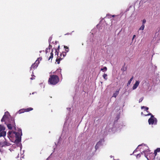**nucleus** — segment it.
Listing matches in <instances>:
<instances>
[{
    "label": "nucleus",
    "instance_id": "nucleus-1",
    "mask_svg": "<svg viewBox=\"0 0 160 160\" xmlns=\"http://www.w3.org/2000/svg\"><path fill=\"white\" fill-rule=\"evenodd\" d=\"M60 48V46H58V49H57L56 48H53L52 50V52L50 53V56L48 58V60H49L51 59L52 60L53 57V51L54 50L55 51V56H57L56 57L57 58V59H56V62H57V63L59 64L60 63V61L62 60V59L64 58V57L66 56V53L65 52H62L60 54V56L58 57V54L59 53V49Z\"/></svg>",
    "mask_w": 160,
    "mask_h": 160
},
{
    "label": "nucleus",
    "instance_id": "nucleus-2",
    "mask_svg": "<svg viewBox=\"0 0 160 160\" xmlns=\"http://www.w3.org/2000/svg\"><path fill=\"white\" fill-rule=\"evenodd\" d=\"M59 82L58 76L56 75L51 74L48 80V83L51 85H55Z\"/></svg>",
    "mask_w": 160,
    "mask_h": 160
},
{
    "label": "nucleus",
    "instance_id": "nucleus-3",
    "mask_svg": "<svg viewBox=\"0 0 160 160\" xmlns=\"http://www.w3.org/2000/svg\"><path fill=\"white\" fill-rule=\"evenodd\" d=\"M6 124L7 127L9 129H12L13 128H14V129H16V124L14 121V119L13 118H11L8 121V122L7 123V122H5Z\"/></svg>",
    "mask_w": 160,
    "mask_h": 160
},
{
    "label": "nucleus",
    "instance_id": "nucleus-4",
    "mask_svg": "<svg viewBox=\"0 0 160 160\" xmlns=\"http://www.w3.org/2000/svg\"><path fill=\"white\" fill-rule=\"evenodd\" d=\"M5 128L2 125H0V137H4L6 136V133L4 130Z\"/></svg>",
    "mask_w": 160,
    "mask_h": 160
},
{
    "label": "nucleus",
    "instance_id": "nucleus-5",
    "mask_svg": "<svg viewBox=\"0 0 160 160\" xmlns=\"http://www.w3.org/2000/svg\"><path fill=\"white\" fill-rule=\"evenodd\" d=\"M13 133L15 137V142L18 143L20 142L21 141V137L20 133L15 132H13Z\"/></svg>",
    "mask_w": 160,
    "mask_h": 160
},
{
    "label": "nucleus",
    "instance_id": "nucleus-6",
    "mask_svg": "<svg viewBox=\"0 0 160 160\" xmlns=\"http://www.w3.org/2000/svg\"><path fill=\"white\" fill-rule=\"evenodd\" d=\"M33 109L31 108H29L26 109H22L20 110L17 113L21 114L25 112H28L32 110Z\"/></svg>",
    "mask_w": 160,
    "mask_h": 160
},
{
    "label": "nucleus",
    "instance_id": "nucleus-7",
    "mask_svg": "<svg viewBox=\"0 0 160 160\" xmlns=\"http://www.w3.org/2000/svg\"><path fill=\"white\" fill-rule=\"evenodd\" d=\"M157 119L156 118H150L148 120V122L149 124H152V125L154 124H156L157 122Z\"/></svg>",
    "mask_w": 160,
    "mask_h": 160
},
{
    "label": "nucleus",
    "instance_id": "nucleus-8",
    "mask_svg": "<svg viewBox=\"0 0 160 160\" xmlns=\"http://www.w3.org/2000/svg\"><path fill=\"white\" fill-rule=\"evenodd\" d=\"M39 63V61H38V60H37L32 65L30 68V70H31L32 68H33L34 69L36 68L38 66Z\"/></svg>",
    "mask_w": 160,
    "mask_h": 160
},
{
    "label": "nucleus",
    "instance_id": "nucleus-9",
    "mask_svg": "<svg viewBox=\"0 0 160 160\" xmlns=\"http://www.w3.org/2000/svg\"><path fill=\"white\" fill-rule=\"evenodd\" d=\"M148 160H153L155 159V156H154V154L153 153H151L149 154V157H146Z\"/></svg>",
    "mask_w": 160,
    "mask_h": 160
},
{
    "label": "nucleus",
    "instance_id": "nucleus-10",
    "mask_svg": "<svg viewBox=\"0 0 160 160\" xmlns=\"http://www.w3.org/2000/svg\"><path fill=\"white\" fill-rule=\"evenodd\" d=\"M139 82L138 81H137L134 84L133 86V89H135L137 88L139 84Z\"/></svg>",
    "mask_w": 160,
    "mask_h": 160
},
{
    "label": "nucleus",
    "instance_id": "nucleus-11",
    "mask_svg": "<svg viewBox=\"0 0 160 160\" xmlns=\"http://www.w3.org/2000/svg\"><path fill=\"white\" fill-rule=\"evenodd\" d=\"M9 143H8L6 141L3 142H0V145L2 146V147H3L5 146H8L9 145Z\"/></svg>",
    "mask_w": 160,
    "mask_h": 160
},
{
    "label": "nucleus",
    "instance_id": "nucleus-12",
    "mask_svg": "<svg viewBox=\"0 0 160 160\" xmlns=\"http://www.w3.org/2000/svg\"><path fill=\"white\" fill-rule=\"evenodd\" d=\"M119 90L120 89H119L117 90L113 93L112 97H114L116 98L119 94Z\"/></svg>",
    "mask_w": 160,
    "mask_h": 160
},
{
    "label": "nucleus",
    "instance_id": "nucleus-13",
    "mask_svg": "<svg viewBox=\"0 0 160 160\" xmlns=\"http://www.w3.org/2000/svg\"><path fill=\"white\" fill-rule=\"evenodd\" d=\"M6 113L7 112H5V114L3 116L1 120V121L2 122H5L6 119L7 118V116L6 115Z\"/></svg>",
    "mask_w": 160,
    "mask_h": 160
},
{
    "label": "nucleus",
    "instance_id": "nucleus-14",
    "mask_svg": "<svg viewBox=\"0 0 160 160\" xmlns=\"http://www.w3.org/2000/svg\"><path fill=\"white\" fill-rule=\"evenodd\" d=\"M101 142L99 141L97 143L95 146V148L96 150H97L98 148V146L101 144Z\"/></svg>",
    "mask_w": 160,
    "mask_h": 160
},
{
    "label": "nucleus",
    "instance_id": "nucleus-15",
    "mask_svg": "<svg viewBox=\"0 0 160 160\" xmlns=\"http://www.w3.org/2000/svg\"><path fill=\"white\" fill-rule=\"evenodd\" d=\"M133 76H132V77L131 78V79H130V80L127 83L128 86L130 84V83H131V82L133 79Z\"/></svg>",
    "mask_w": 160,
    "mask_h": 160
},
{
    "label": "nucleus",
    "instance_id": "nucleus-16",
    "mask_svg": "<svg viewBox=\"0 0 160 160\" xmlns=\"http://www.w3.org/2000/svg\"><path fill=\"white\" fill-rule=\"evenodd\" d=\"M64 48L65 49L66 52H65L66 53L67 52H68L69 51V49L68 47L67 46H64Z\"/></svg>",
    "mask_w": 160,
    "mask_h": 160
},
{
    "label": "nucleus",
    "instance_id": "nucleus-17",
    "mask_svg": "<svg viewBox=\"0 0 160 160\" xmlns=\"http://www.w3.org/2000/svg\"><path fill=\"white\" fill-rule=\"evenodd\" d=\"M121 70L123 72H124L126 71L127 70V68L125 67V65L123 66L121 68Z\"/></svg>",
    "mask_w": 160,
    "mask_h": 160
},
{
    "label": "nucleus",
    "instance_id": "nucleus-18",
    "mask_svg": "<svg viewBox=\"0 0 160 160\" xmlns=\"http://www.w3.org/2000/svg\"><path fill=\"white\" fill-rule=\"evenodd\" d=\"M10 134H14V133H13V132L9 131L8 132V138H9V136H10Z\"/></svg>",
    "mask_w": 160,
    "mask_h": 160
},
{
    "label": "nucleus",
    "instance_id": "nucleus-19",
    "mask_svg": "<svg viewBox=\"0 0 160 160\" xmlns=\"http://www.w3.org/2000/svg\"><path fill=\"white\" fill-rule=\"evenodd\" d=\"M52 48V46L50 45V44H49V46L48 47V48H47L46 50V52L47 53L48 52V49L50 50L51 48Z\"/></svg>",
    "mask_w": 160,
    "mask_h": 160
},
{
    "label": "nucleus",
    "instance_id": "nucleus-20",
    "mask_svg": "<svg viewBox=\"0 0 160 160\" xmlns=\"http://www.w3.org/2000/svg\"><path fill=\"white\" fill-rule=\"evenodd\" d=\"M107 68L106 67H104L103 68H102L101 69V71H102L103 72L106 71L107 70Z\"/></svg>",
    "mask_w": 160,
    "mask_h": 160
},
{
    "label": "nucleus",
    "instance_id": "nucleus-21",
    "mask_svg": "<svg viewBox=\"0 0 160 160\" xmlns=\"http://www.w3.org/2000/svg\"><path fill=\"white\" fill-rule=\"evenodd\" d=\"M144 25L142 24L141 26L139 28V30H143L144 29Z\"/></svg>",
    "mask_w": 160,
    "mask_h": 160
},
{
    "label": "nucleus",
    "instance_id": "nucleus-22",
    "mask_svg": "<svg viewBox=\"0 0 160 160\" xmlns=\"http://www.w3.org/2000/svg\"><path fill=\"white\" fill-rule=\"evenodd\" d=\"M107 75L106 74H104L103 75V78L105 80H107L108 79L107 78Z\"/></svg>",
    "mask_w": 160,
    "mask_h": 160
},
{
    "label": "nucleus",
    "instance_id": "nucleus-23",
    "mask_svg": "<svg viewBox=\"0 0 160 160\" xmlns=\"http://www.w3.org/2000/svg\"><path fill=\"white\" fill-rule=\"evenodd\" d=\"M144 108L145 109V110L147 112H148V107H145V106H142L141 107V108L143 109Z\"/></svg>",
    "mask_w": 160,
    "mask_h": 160
},
{
    "label": "nucleus",
    "instance_id": "nucleus-24",
    "mask_svg": "<svg viewBox=\"0 0 160 160\" xmlns=\"http://www.w3.org/2000/svg\"><path fill=\"white\" fill-rule=\"evenodd\" d=\"M134 9V7L133 5H131L129 8L128 9V10H130L131 9Z\"/></svg>",
    "mask_w": 160,
    "mask_h": 160
},
{
    "label": "nucleus",
    "instance_id": "nucleus-25",
    "mask_svg": "<svg viewBox=\"0 0 160 160\" xmlns=\"http://www.w3.org/2000/svg\"><path fill=\"white\" fill-rule=\"evenodd\" d=\"M142 154V153L141 154V153H139V154H138L137 155V158H139L140 157H141V154Z\"/></svg>",
    "mask_w": 160,
    "mask_h": 160
},
{
    "label": "nucleus",
    "instance_id": "nucleus-26",
    "mask_svg": "<svg viewBox=\"0 0 160 160\" xmlns=\"http://www.w3.org/2000/svg\"><path fill=\"white\" fill-rule=\"evenodd\" d=\"M157 152L156 151V150H155L154 151V153H153L154 156H155V157L156 156L157 154Z\"/></svg>",
    "mask_w": 160,
    "mask_h": 160
},
{
    "label": "nucleus",
    "instance_id": "nucleus-27",
    "mask_svg": "<svg viewBox=\"0 0 160 160\" xmlns=\"http://www.w3.org/2000/svg\"><path fill=\"white\" fill-rule=\"evenodd\" d=\"M156 151H157V152H160V148H158L157 149H156Z\"/></svg>",
    "mask_w": 160,
    "mask_h": 160
},
{
    "label": "nucleus",
    "instance_id": "nucleus-28",
    "mask_svg": "<svg viewBox=\"0 0 160 160\" xmlns=\"http://www.w3.org/2000/svg\"><path fill=\"white\" fill-rule=\"evenodd\" d=\"M146 20H145V19H144L142 20V24H143V25H144V24L146 23Z\"/></svg>",
    "mask_w": 160,
    "mask_h": 160
},
{
    "label": "nucleus",
    "instance_id": "nucleus-29",
    "mask_svg": "<svg viewBox=\"0 0 160 160\" xmlns=\"http://www.w3.org/2000/svg\"><path fill=\"white\" fill-rule=\"evenodd\" d=\"M143 99L142 98H141L139 100V102H141L143 100Z\"/></svg>",
    "mask_w": 160,
    "mask_h": 160
},
{
    "label": "nucleus",
    "instance_id": "nucleus-30",
    "mask_svg": "<svg viewBox=\"0 0 160 160\" xmlns=\"http://www.w3.org/2000/svg\"><path fill=\"white\" fill-rule=\"evenodd\" d=\"M56 71H57V72H61V69H58L56 70Z\"/></svg>",
    "mask_w": 160,
    "mask_h": 160
},
{
    "label": "nucleus",
    "instance_id": "nucleus-31",
    "mask_svg": "<svg viewBox=\"0 0 160 160\" xmlns=\"http://www.w3.org/2000/svg\"><path fill=\"white\" fill-rule=\"evenodd\" d=\"M152 115V114L151 113H149L148 114L146 115V116H149V115L151 116Z\"/></svg>",
    "mask_w": 160,
    "mask_h": 160
},
{
    "label": "nucleus",
    "instance_id": "nucleus-32",
    "mask_svg": "<svg viewBox=\"0 0 160 160\" xmlns=\"http://www.w3.org/2000/svg\"><path fill=\"white\" fill-rule=\"evenodd\" d=\"M13 134H10V136H9V138H13V136H12Z\"/></svg>",
    "mask_w": 160,
    "mask_h": 160
},
{
    "label": "nucleus",
    "instance_id": "nucleus-33",
    "mask_svg": "<svg viewBox=\"0 0 160 160\" xmlns=\"http://www.w3.org/2000/svg\"><path fill=\"white\" fill-rule=\"evenodd\" d=\"M150 118H155L154 117V116L152 114L151 115V117Z\"/></svg>",
    "mask_w": 160,
    "mask_h": 160
},
{
    "label": "nucleus",
    "instance_id": "nucleus-34",
    "mask_svg": "<svg viewBox=\"0 0 160 160\" xmlns=\"http://www.w3.org/2000/svg\"><path fill=\"white\" fill-rule=\"evenodd\" d=\"M30 79L31 80H33V79H35V78H33V77H32V78H30Z\"/></svg>",
    "mask_w": 160,
    "mask_h": 160
},
{
    "label": "nucleus",
    "instance_id": "nucleus-35",
    "mask_svg": "<svg viewBox=\"0 0 160 160\" xmlns=\"http://www.w3.org/2000/svg\"><path fill=\"white\" fill-rule=\"evenodd\" d=\"M136 37V35H134L133 36V38H132V39H134V38Z\"/></svg>",
    "mask_w": 160,
    "mask_h": 160
},
{
    "label": "nucleus",
    "instance_id": "nucleus-36",
    "mask_svg": "<svg viewBox=\"0 0 160 160\" xmlns=\"http://www.w3.org/2000/svg\"><path fill=\"white\" fill-rule=\"evenodd\" d=\"M115 17V15H112V17Z\"/></svg>",
    "mask_w": 160,
    "mask_h": 160
},
{
    "label": "nucleus",
    "instance_id": "nucleus-37",
    "mask_svg": "<svg viewBox=\"0 0 160 160\" xmlns=\"http://www.w3.org/2000/svg\"><path fill=\"white\" fill-rule=\"evenodd\" d=\"M50 38H49V41H50Z\"/></svg>",
    "mask_w": 160,
    "mask_h": 160
},
{
    "label": "nucleus",
    "instance_id": "nucleus-38",
    "mask_svg": "<svg viewBox=\"0 0 160 160\" xmlns=\"http://www.w3.org/2000/svg\"><path fill=\"white\" fill-rule=\"evenodd\" d=\"M1 152V149H0V152Z\"/></svg>",
    "mask_w": 160,
    "mask_h": 160
},
{
    "label": "nucleus",
    "instance_id": "nucleus-39",
    "mask_svg": "<svg viewBox=\"0 0 160 160\" xmlns=\"http://www.w3.org/2000/svg\"><path fill=\"white\" fill-rule=\"evenodd\" d=\"M21 133H22V132H21ZM22 134V133H21Z\"/></svg>",
    "mask_w": 160,
    "mask_h": 160
},
{
    "label": "nucleus",
    "instance_id": "nucleus-40",
    "mask_svg": "<svg viewBox=\"0 0 160 160\" xmlns=\"http://www.w3.org/2000/svg\"><path fill=\"white\" fill-rule=\"evenodd\" d=\"M33 76H34V77H35V76H34V75H33Z\"/></svg>",
    "mask_w": 160,
    "mask_h": 160
},
{
    "label": "nucleus",
    "instance_id": "nucleus-41",
    "mask_svg": "<svg viewBox=\"0 0 160 160\" xmlns=\"http://www.w3.org/2000/svg\"><path fill=\"white\" fill-rule=\"evenodd\" d=\"M33 76H34V77H35V76H34V75H33Z\"/></svg>",
    "mask_w": 160,
    "mask_h": 160
},
{
    "label": "nucleus",
    "instance_id": "nucleus-42",
    "mask_svg": "<svg viewBox=\"0 0 160 160\" xmlns=\"http://www.w3.org/2000/svg\"><path fill=\"white\" fill-rule=\"evenodd\" d=\"M33 76H34V77H35V76H34V75H33Z\"/></svg>",
    "mask_w": 160,
    "mask_h": 160
}]
</instances>
